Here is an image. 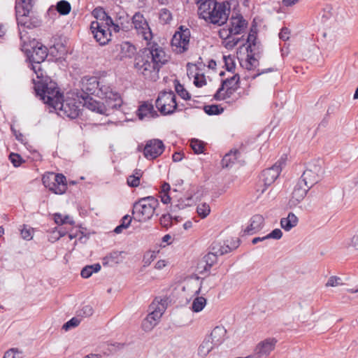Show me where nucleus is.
<instances>
[{"mask_svg": "<svg viewBox=\"0 0 358 358\" xmlns=\"http://www.w3.org/2000/svg\"><path fill=\"white\" fill-rule=\"evenodd\" d=\"M194 84L198 87H201L205 85L206 84L205 76L203 74L196 73L194 76Z\"/></svg>", "mask_w": 358, "mask_h": 358, "instance_id": "obj_47", "label": "nucleus"}, {"mask_svg": "<svg viewBox=\"0 0 358 358\" xmlns=\"http://www.w3.org/2000/svg\"><path fill=\"white\" fill-rule=\"evenodd\" d=\"M157 322L147 316L142 322V329L143 331L148 332L150 331L156 325Z\"/></svg>", "mask_w": 358, "mask_h": 358, "instance_id": "obj_42", "label": "nucleus"}, {"mask_svg": "<svg viewBox=\"0 0 358 358\" xmlns=\"http://www.w3.org/2000/svg\"><path fill=\"white\" fill-rule=\"evenodd\" d=\"M125 254V252L123 251H113L106 257V259L108 260V262L117 264L122 262L124 259L123 255Z\"/></svg>", "mask_w": 358, "mask_h": 358, "instance_id": "obj_28", "label": "nucleus"}, {"mask_svg": "<svg viewBox=\"0 0 358 358\" xmlns=\"http://www.w3.org/2000/svg\"><path fill=\"white\" fill-rule=\"evenodd\" d=\"M341 284H342L341 279L339 277L331 276L328 279V280L326 283V286L327 287H336Z\"/></svg>", "mask_w": 358, "mask_h": 358, "instance_id": "obj_51", "label": "nucleus"}, {"mask_svg": "<svg viewBox=\"0 0 358 358\" xmlns=\"http://www.w3.org/2000/svg\"><path fill=\"white\" fill-rule=\"evenodd\" d=\"M226 334L227 330L224 329V327L217 326L213 329L210 336L207 338L210 339L213 344L217 347L221 345L225 340Z\"/></svg>", "mask_w": 358, "mask_h": 358, "instance_id": "obj_18", "label": "nucleus"}, {"mask_svg": "<svg viewBox=\"0 0 358 358\" xmlns=\"http://www.w3.org/2000/svg\"><path fill=\"white\" fill-rule=\"evenodd\" d=\"M172 220L173 217L170 214H165L160 217L159 221L163 227L169 228L172 224Z\"/></svg>", "mask_w": 358, "mask_h": 358, "instance_id": "obj_46", "label": "nucleus"}, {"mask_svg": "<svg viewBox=\"0 0 358 358\" xmlns=\"http://www.w3.org/2000/svg\"><path fill=\"white\" fill-rule=\"evenodd\" d=\"M137 115L140 120H143L145 117L152 118L158 115L157 113L154 110L153 105L148 102H144L139 106Z\"/></svg>", "mask_w": 358, "mask_h": 358, "instance_id": "obj_21", "label": "nucleus"}, {"mask_svg": "<svg viewBox=\"0 0 358 358\" xmlns=\"http://www.w3.org/2000/svg\"><path fill=\"white\" fill-rule=\"evenodd\" d=\"M257 30L255 27L254 29L252 27L250 29V33L247 37V43L248 44L247 47V50L248 51L249 49H250V51L252 52V47L256 45V40H257Z\"/></svg>", "mask_w": 358, "mask_h": 358, "instance_id": "obj_38", "label": "nucleus"}, {"mask_svg": "<svg viewBox=\"0 0 358 358\" xmlns=\"http://www.w3.org/2000/svg\"><path fill=\"white\" fill-rule=\"evenodd\" d=\"M135 47L128 42L123 43L121 45V53L122 57H131L135 53Z\"/></svg>", "mask_w": 358, "mask_h": 358, "instance_id": "obj_36", "label": "nucleus"}, {"mask_svg": "<svg viewBox=\"0 0 358 358\" xmlns=\"http://www.w3.org/2000/svg\"><path fill=\"white\" fill-rule=\"evenodd\" d=\"M38 0H17L16 19L19 26L28 29L37 27L41 24L38 15L33 10Z\"/></svg>", "mask_w": 358, "mask_h": 358, "instance_id": "obj_5", "label": "nucleus"}, {"mask_svg": "<svg viewBox=\"0 0 358 358\" xmlns=\"http://www.w3.org/2000/svg\"><path fill=\"white\" fill-rule=\"evenodd\" d=\"M94 313L92 307L90 305L85 306L79 311V316L82 317H90Z\"/></svg>", "mask_w": 358, "mask_h": 358, "instance_id": "obj_49", "label": "nucleus"}, {"mask_svg": "<svg viewBox=\"0 0 358 358\" xmlns=\"http://www.w3.org/2000/svg\"><path fill=\"white\" fill-rule=\"evenodd\" d=\"M186 200H187V203H185L183 201H182L180 199L178 201V203L177 204L172 205L171 206V211L173 213L176 212L178 210L183 209L185 207L189 206L190 205L189 201H191V198H187Z\"/></svg>", "mask_w": 358, "mask_h": 358, "instance_id": "obj_45", "label": "nucleus"}, {"mask_svg": "<svg viewBox=\"0 0 358 358\" xmlns=\"http://www.w3.org/2000/svg\"><path fill=\"white\" fill-rule=\"evenodd\" d=\"M196 212L201 218H205L209 215L210 208L206 203H202L197 206Z\"/></svg>", "mask_w": 358, "mask_h": 358, "instance_id": "obj_40", "label": "nucleus"}, {"mask_svg": "<svg viewBox=\"0 0 358 358\" xmlns=\"http://www.w3.org/2000/svg\"><path fill=\"white\" fill-rule=\"evenodd\" d=\"M289 29L287 28V27H284L282 28L281 30H280V32L279 33V38L284 41H286L289 39Z\"/></svg>", "mask_w": 358, "mask_h": 358, "instance_id": "obj_56", "label": "nucleus"}, {"mask_svg": "<svg viewBox=\"0 0 358 358\" xmlns=\"http://www.w3.org/2000/svg\"><path fill=\"white\" fill-rule=\"evenodd\" d=\"M310 189V187L305 186L304 184L299 180L292 192L291 201L293 203L294 201L296 203L300 202L304 199Z\"/></svg>", "mask_w": 358, "mask_h": 358, "instance_id": "obj_20", "label": "nucleus"}, {"mask_svg": "<svg viewBox=\"0 0 358 358\" xmlns=\"http://www.w3.org/2000/svg\"><path fill=\"white\" fill-rule=\"evenodd\" d=\"M83 99V106L86 108L101 115H108V110L113 109V108H109L108 105H104L103 103L94 99L89 95L82 96Z\"/></svg>", "mask_w": 358, "mask_h": 358, "instance_id": "obj_13", "label": "nucleus"}, {"mask_svg": "<svg viewBox=\"0 0 358 358\" xmlns=\"http://www.w3.org/2000/svg\"><path fill=\"white\" fill-rule=\"evenodd\" d=\"M174 87L175 90L177 94L185 100H189L191 98L189 92L184 88L183 85H182L178 80H174Z\"/></svg>", "mask_w": 358, "mask_h": 358, "instance_id": "obj_34", "label": "nucleus"}, {"mask_svg": "<svg viewBox=\"0 0 358 358\" xmlns=\"http://www.w3.org/2000/svg\"><path fill=\"white\" fill-rule=\"evenodd\" d=\"M159 197L161 201L164 204H168L171 202V197L169 194L166 193H159Z\"/></svg>", "mask_w": 358, "mask_h": 358, "instance_id": "obj_59", "label": "nucleus"}, {"mask_svg": "<svg viewBox=\"0 0 358 358\" xmlns=\"http://www.w3.org/2000/svg\"><path fill=\"white\" fill-rule=\"evenodd\" d=\"M56 178V174L51 173L45 174L42 178V182L43 185L49 188L50 185L55 182V179Z\"/></svg>", "mask_w": 358, "mask_h": 358, "instance_id": "obj_43", "label": "nucleus"}, {"mask_svg": "<svg viewBox=\"0 0 358 358\" xmlns=\"http://www.w3.org/2000/svg\"><path fill=\"white\" fill-rule=\"evenodd\" d=\"M166 266V262L165 260H159L155 264L157 269H162Z\"/></svg>", "mask_w": 358, "mask_h": 358, "instance_id": "obj_63", "label": "nucleus"}, {"mask_svg": "<svg viewBox=\"0 0 358 358\" xmlns=\"http://www.w3.org/2000/svg\"><path fill=\"white\" fill-rule=\"evenodd\" d=\"M158 206L159 201L153 196L141 198L133 206L134 219L140 222H147L152 217Z\"/></svg>", "mask_w": 358, "mask_h": 358, "instance_id": "obj_6", "label": "nucleus"}, {"mask_svg": "<svg viewBox=\"0 0 358 358\" xmlns=\"http://www.w3.org/2000/svg\"><path fill=\"white\" fill-rule=\"evenodd\" d=\"M171 189L170 185L167 182H164L161 186V190L159 193H166L169 194Z\"/></svg>", "mask_w": 358, "mask_h": 358, "instance_id": "obj_60", "label": "nucleus"}, {"mask_svg": "<svg viewBox=\"0 0 358 358\" xmlns=\"http://www.w3.org/2000/svg\"><path fill=\"white\" fill-rule=\"evenodd\" d=\"M267 240H268L267 238V235L262 237H255L252 240V243L255 245L258 243L259 242H264Z\"/></svg>", "mask_w": 358, "mask_h": 358, "instance_id": "obj_61", "label": "nucleus"}, {"mask_svg": "<svg viewBox=\"0 0 358 358\" xmlns=\"http://www.w3.org/2000/svg\"><path fill=\"white\" fill-rule=\"evenodd\" d=\"M110 23L103 24L102 22H92L90 30L95 40L101 45L107 44L111 40V30Z\"/></svg>", "mask_w": 358, "mask_h": 358, "instance_id": "obj_9", "label": "nucleus"}, {"mask_svg": "<svg viewBox=\"0 0 358 358\" xmlns=\"http://www.w3.org/2000/svg\"><path fill=\"white\" fill-rule=\"evenodd\" d=\"M9 159L15 167H18L22 162H24L20 155L13 152L9 155Z\"/></svg>", "mask_w": 358, "mask_h": 358, "instance_id": "obj_44", "label": "nucleus"}, {"mask_svg": "<svg viewBox=\"0 0 358 358\" xmlns=\"http://www.w3.org/2000/svg\"><path fill=\"white\" fill-rule=\"evenodd\" d=\"M206 305V299L203 296L196 297L192 303V310L195 313L201 311Z\"/></svg>", "mask_w": 358, "mask_h": 358, "instance_id": "obj_32", "label": "nucleus"}, {"mask_svg": "<svg viewBox=\"0 0 358 358\" xmlns=\"http://www.w3.org/2000/svg\"><path fill=\"white\" fill-rule=\"evenodd\" d=\"M21 236L23 239L29 241L33 238V229L24 227L21 229Z\"/></svg>", "mask_w": 358, "mask_h": 358, "instance_id": "obj_50", "label": "nucleus"}, {"mask_svg": "<svg viewBox=\"0 0 358 358\" xmlns=\"http://www.w3.org/2000/svg\"><path fill=\"white\" fill-rule=\"evenodd\" d=\"M190 30L180 26L174 34L171 40L172 50L176 54H182L189 49Z\"/></svg>", "mask_w": 358, "mask_h": 358, "instance_id": "obj_7", "label": "nucleus"}, {"mask_svg": "<svg viewBox=\"0 0 358 358\" xmlns=\"http://www.w3.org/2000/svg\"><path fill=\"white\" fill-rule=\"evenodd\" d=\"M132 23L137 34L141 35L145 41H150L152 38L151 29L145 18L140 13H136L132 17Z\"/></svg>", "mask_w": 358, "mask_h": 358, "instance_id": "obj_11", "label": "nucleus"}, {"mask_svg": "<svg viewBox=\"0 0 358 358\" xmlns=\"http://www.w3.org/2000/svg\"><path fill=\"white\" fill-rule=\"evenodd\" d=\"M101 269V265L99 264H94L84 267L80 273V275L84 278H90L93 273H96Z\"/></svg>", "mask_w": 358, "mask_h": 358, "instance_id": "obj_30", "label": "nucleus"}, {"mask_svg": "<svg viewBox=\"0 0 358 358\" xmlns=\"http://www.w3.org/2000/svg\"><path fill=\"white\" fill-rule=\"evenodd\" d=\"M155 103L156 107L163 115L171 114L177 108L176 95L172 91L160 92Z\"/></svg>", "mask_w": 358, "mask_h": 358, "instance_id": "obj_8", "label": "nucleus"}, {"mask_svg": "<svg viewBox=\"0 0 358 358\" xmlns=\"http://www.w3.org/2000/svg\"><path fill=\"white\" fill-rule=\"evenodd\" d=\"M248 25L247 21L241 15L232 17L230 19V26L227 30L229 34L238 35L243 33Z\"/></svg>", "mask_w": 358, "mask_h": 358, "instance_id": "obj_16", "label": "nucleus"}, {"mask_svg": "<svg viewBox=\"0 0 358 358\" xmlns=\"http://www.w3.org/2000/svg\"><path fill=\"white\" fill-rule=\"evenodd\" d=\"M96 18L94 22H102L103 24H112V18L106 13L103 8L101 7L95 8L92 13Z\"/></svg>", "mask_w": 358, "mask_h": 358, "instance_id": "obj_22", "label": "nucleus"}, {"mask_svg": "<svg viewBox=\"0 0 358 358\" xmlns=\"http://www.w3.org/2000/svg\"><path fill=\"white\" fill-rule=\"evenodd\" d=\"M240 155V152L238 150L231 151L226 154L222 160V165L223 167H229L235 163L238 157Z\"/></svg>", "mask_w": 358, "mask_h": 358, "instance_id": "obj_27", "label": "nucleus"}, {"mask_svg": "<svg viewBox=\"0 0 358 358\" xmlns=\"http://www.w3.org/2000/svg\"><path fill=\"white\" fill-rule=\"evenodd\" d=\"M131 222V217L129 215H127L122 217L121 225L124 229H127L129 227Z\"/></svg>", "mask_w": 358, "mask_h": 358, "instance_id": "obj_57", "label": "nucleus"}, {"mask_svg": "<svg viewBox=\"0 0 358 358\" xmlns=\"http://www.w3.org/2000/svg\"><path fill=\"white\" fill-rule=\"evenodd\" d=\"M164 148V145L161 140L157 138L149 140L144 147V157L147 159L153 160L163 153Z\"/></svg>", "mask_w": 358, "mask_h": 358, "instance_id": "obj_12", "label": "nucleus"}, {"mask_svg": "<svg viewBox=\"0 0 358 358\" xmlns=\"http://www.w3.org/2000/svg\"><path fill=\"white\" fill-rule=\"evenodd\" d=\"M203 261L206 263L204 267L205 270L210 269L217 261V255L215 252H208L203 257Z\"/></svg>", "mask_w": 358, "mask_h": 358, "instance_id": "obj_35", "label": "nucleus"}, {"mask_svg": "<svg viewBox=\"0 0 358 358\" xmlns=\"http://www.w3.org/2000/svg\"><path fill=\"white\" fill-rule=\"evenodd\" d=\"M31 69L36 76V79H32L36 96H39L44 103L58 110L59 115L71 119L77 117L80 113V102L69 96L64 99L58 90L57 84L52 82L50 77L43 75V69Z\"/></svg>", "mask_w": 358, "mask_h": 358, "instance_id": "obj_1", "label": "nucleus"}, {"mask_svg": "<svg viewBox=\"0 0 358 358\" xmlns=\"http://www.w3.org/2000/svg\"><path fill=\"white\" fill-rule=\"evenodd\" d=\"M80 87L84 94H94L106 100L109 108H119L122 99L119 93L114 92L110 86L101 85L96 77L84 76L80 81Z\"/></svg>", "mask_w": 358, "mask_h": 358, "instance_id": "obj_2", "label": "nucleus"}, {"mask_svg": "<svg viewBox=\"0 0 358 358\" xmlns=\"http://www.w3.org/2000/svg\"><path fill=\"white\" fill-rule=\"evenodd\" d=\"M148 316L149 317V318L152 319L153 320L156 321L158 323L162 315L157 312H155V310H151V312L148 315Z\"/></svg>", "mask_w": 358, "mask_h": 358, "instance_id": "obj_58", "label": "nucleus"}, {"mask_svg": "<svg viewBox=\"0 0 358 358\" xmlns=\"http://www.w3.org/2000/svg\"><path fill=\"white\" fill-rule=\"evenodd\" d=\"M282 236V232L280 229H275L270 234H267L268 239L273 238L278 240Z\"/></svg>", "mask_w": 358, "mask_h": 358, "instance_id": "obj_53", "label": "nucleus"}, {"mask_svg": "<svg viewBox=\"0 0 358 358\" xmlns=\"http://www.w3.org/2000/svg\"><path fill=\"white\" fill-rule=\"evenodd\" d=\"M236 90L234 87H224L221 85L215 94L214 98L217 101L225 100L231 97Z\"/></svg>", "mask_w": 358, "mask_h": 358, "instance_id": "obj_24", "label": "nucleus"}, {"mask_svg": "<svg viewBox=\"0 0 358 358\" xmlns=\"http://www.w3.org/2000/svg\"><path fill=\"white\" fill-rule=\"evenodd\" d=\"M351 245L358 250V236H354L351 241Z\"/></svg>", "mask_w": 358, "mask_h": 358, "instance_id": "obj_64", "label": "nucleus"}, {"mask_svg": "<svg viewBox=\"0 0 358 358\" xmlns=\"http://www.w3.org/2000/svg\"><path fill=\"white\" fill-rule=\"evenodd\" d=\"M3 358H22V355L21 352L12 348L4 354Z\"/></svg>", "mask_w": 358, "mask_h": 358, "instance_id": "obj_52", "label": "nucleus"}, {"mask_svg": "<svg viewBox=\"0 0 358 358\" xmlns=\"http://www.w3.org/2000/svg\"><path fill=\"white\" fill-rule=\"evenodd\" d=\"M221 37L225 36V47L228 49H232L240 42V38H236L233 34H229L227 30L223 29L220 31Z\"/></svg>", "mask_w": 358, "mask_h": 358, "instance_id": "obj_25", "label": "nucleus"}, {"mask_svg": "<svg viewBox=\"0 0 358 358\" xmlns=\"http://www.w3.org/2000/svg\"><path fill=\"white\" fill-rule=\"evenodd\" d=\"M165 302L166 301L162 299L160 301L155 299L150 306V310H155L162 315L166 308Z\"/></svg>", "mask_w": 358, "mask_h": 358, "instance_id": "obj_33", "label": "nucleus"}, {"mask_svg": "<svg viewBox=\"0 0 358 358\" xmlns=\"http://www.w3.org/2000/svg\"><path fill=\"white\" fill-rule=\"evenodd\" d=\"M50 191L57 194H64L67 189L66 177L62 173L56 174L55 182L48 188Z\"/></svg>", "mask_w": 358, "mask_h": 358, "instance_id": "obj_17", "label": "nucleus"}, {"mask_svg": "<svg viewBox=\"0 0 358 358\" xmlns=\"http://www.w3.org/2000/svg\"><path fill=\"white\" fill-rule=\"evenodd\" d=\"M323 174V169L320 164H309L307 169L303 171L300 180L305 186L312 187L321 178Z\"/></svg>", "mask_w": 358, "mask_h": 358, "instance_id": "obj_10", "label": "nucleus"}, {"mask_svg": "<svg viewBox=\"0 0 358 358\" xmlns=\"http://www.w3.org/2000/svg\"><path fill=\"white\" fill-rule=\"evenodd\" d=\"M127 184L131 187H138L140 185V179L138 178V176L131 175L127 178Z\"/></svg>", "mask_w": 358, "mask_h": 358, "instance_id": "obj_54", "label": "nucleus"}, {"mask_svg": "<svg viewBox=\"0 0 358 358\" xmlns=\"http://www.w3.org/2000/svg\"><path fill=\"white\" fill-rule=\"evenodd\" d=\"M80 322V320H78L76 317H73L63 325V329H65L66 331H68L71 328H74L78 326Z\"/></svg>", "mask_w": 358, "mask_h": 358, "instance_id": "obj_48", "label": "nucleus"}, {"mask_svg": "<svg viewBox=\"0 0 358 358\" xmlns=\"http://www.w3.org/2000/svg\"><path fill=\"white\" fill-rule=\"evenodd\" d=\"M149 52L152 57V61L155 65H164L169 60V56L166 55L162 48L157 43L151 45Z\"/></svg>", "mask_w": 358, "mask_h": 358, "instance_id": "obj_15", "label": "nucleus"}, {"mask_svg": "<svg viewBox=\"0 0 358 358\" xmlns=\"http://www.w3.org/2000/svg\"><path fill=\"white\" fill-rule=\"evenodd\" d=\"M284 162L278 161L273 166L263 171L262 173V180L264 185L269 186L278 178L282 170V164Z\"/></svg>", "mask_w": 358, "mask_h": 358, "instance_id": "obj_14", "label": "nucleus"}, {"mask_svg": "<svg viewBox=\"0 0 358 358\" xmlns=\"http://www.w3.org/2000/svg\"><path fill=\"white\" fill-rule=\"evenodd\" d=\"M56 9L60 15H66L71 12V6L70 3L67 1L61 0L57 2Z\"/></svg>", "mask_w": 358, "mask_h": 358, "instance_id": "obj_31", "label": "nucleus"}, {"mask_svg": "<svg viewBox=\"0 0 358 358\" xmlns=\"http://www.w3.org/2000/svg\"><path fill=\"white\" fill-rule=\"evenodd\" d=\"M224 61V67H235L236 64L234 62V58L231 55L224 56L223 57Z\"/></svg>", "mask_w": 358, "mask_h": 358, "instance_id": "obj_55", "label": "nucleus"}, {"mask_svg": "<svg viewBox=\"0 0 358 358\" xmlns=\"http://www.w3.org/2000/svg\"><path fill=\"white\" fill-rule=\"evenodd\" d=\"M297 223L298 218L293 213H289L287 217H283L280 220L281 227L287 231L296 226Z\"/></svg>", "mask_w": 358, "mask_h": 358, "instance_id": "obj_23", "label": "nucleus"}, {"mask_svg": "<svg viewBox=\"0 0 358 358\" xmlns=\"http://www.w3.org/2000/svg\"><path fill=\"white\" fill-rule=\"evenodd\" d=\"M54 220L57 224H70L73 225L75 224L74 220L72 217L67 215H62L61 213H55L53 215Z\"/></svg>", "mask_w": 358, "mask_h": 358, "instance_id": "obj_29", "label": "nucleus"}, {"mask_svg": "<svg viewBox=\"0 0 358 358\" xmlns=\"http://www.w3.org/2000/svg\"><path fill=\"white\" fill-rule=\"evenodd\" d=\"M230 12V6L227 2L217 0L202 2L197 10L200 18L207 23L217 26H222L227 22Z\"/></svg>", "mask_w": 358, "mask_h": 358, "instance_id": "obj_3", "label": "nucleus"}, {"mask_svg": "<svg viewBox=\"0 0 358 358\" xmlns=\"http://www.w3.org/2000/svg\"><path fill=\"white\" fill-rule=\"evenodd\" d=\"M204 111L210 115H219L224 111V108L218 105H208L204 106Z\"/></svg>", "mask_w": 358, "mask_h": 358, "instance_id": "obj_39", "label": "nucleus"}, {"mask_svg": "<svg viewBox=\"0 0 358 358\" xmlns=\"http://www.w3.org/2000/svg\"><path fill=\"white\" fill-rule=\"evenodd\" d=\"M110 29L115 33H117L120 30V27L117 24H115L112 20V24H110Z\"/></svg>", "mask_w": 358, "mask_h": 358, "instance_id": "obj_62", "label": "nucleus"}, {"mask_svg": "<svg viewBox=\"0 0 358 358\" xmlns=\"http://www.w3.org/2000/svg\"><path fill=\"white\" fill-rule=\"evenodd\" d=\"M264 217L260 215H255L250 219V224L245 228L244 232L248 234H253L261 230L264 225Z\"/></svg>", "mask_w": 358, "mask_h": 358, "instance_id": "obj_19", "label": "nucleus"}, {"mask_svg": "<svg viewBox=\"0 0 358 358\" xmlns=\"http://www.w3.org/2000/svg\"><path fill=\"white\" fill-rule=\"evenodd\" d=\"M239 76L236 73L231 78H227L222 83V86L224 87H234V89L237 90L238 87Z\"/></svg>", "mask_w": 358, "mask_h": 358, "instance_id": "obj_37", "label": "nucleus"}, {"mask_svg": "<svg viewBox=\"0 0 358 358\" xmlns=\"http://www.w3.org/2000/svg\"><path fill=\"white\" fill-rule=\"evenodd\" d=\"M216 346L206 337L199 347L198 355L205 357Z\"/></svg>", "mask_w": 358, "mask_h": 358, "instance_id": "obj_26", "label": "nucleus"}, {"mask_svg": "<svg viewBox=\"0 0 358 358\" xmlns=\"http://www.w3.org/2000/svg\"><path fill=\"white\" fill-rule=\"evenodd\" d=\"M23 32L24 31H20V38L22 42V50L27 53V58L32 64H41L46 58H48V61L52 60L53 55L56 51L59 54V55L55 59V61L56 62H62L61 55L65 52V48L62 45L57 44V45L51 47L50 50V54H48V49L45 46L38 41H33L31 44L32 50H29L26 48V34H24ZM32 67H34L33 65Z\"/></svg>", "mask_w": 358, "mask_h": 358, "instance_id": "obj_4", "label": "nucleus"}, {"mask_svg": "<svg viewBox=\"0 0 358 358\" xmlns=\"http://www.w3.org/2000/svg\"><path fill=\"white\" fill-rule=\"evenodd\" d=\"M204 143L198 140L192 139L190 142V146L196 154H200L203 152Z\"/></svg>", "mask_w": 358, "mask_h": 358, "instance_id": "obj_41", "label": "nucleus"}]
</instances>
